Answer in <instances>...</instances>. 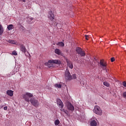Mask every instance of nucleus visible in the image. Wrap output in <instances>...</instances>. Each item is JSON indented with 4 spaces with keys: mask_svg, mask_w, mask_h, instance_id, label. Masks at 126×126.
Returning <instances> with one entry per match:
<instances>
[{
    "mask_svg": "<svg viewBox=\"0 0 126 126\" xmlns=\"http://www.w3.org/2000/svg\"><path fill=\"white\" fill-rule=\"evenodd\" d=\"M49 24H54V20H55V15L52 11H49L47 15Z\"/></svg>",
    "mask_w": 126,
    "mask_h": 126,
    "instance_id": "obj_1",
    "label": "nucleus"
},
{
    "mask_svg": "<svg viewBox=\"0 0 126 126\" xmlns=\"http://www.w3.org/2000/svg\"><path fill=\"white\" fill-rule=\"evenodd\" d=\"M23 98L26 101V102H30V98H32L33 97V94L30 93H26L23 94Z\"/></svg>",
    "mask_w": 126,
    "mask_h": 126,
    "instance_id": "obj_2",
    "label": "nucleus"
},
{
    "mask_svg": "<svg viewBox=\"0 0 126 126\" xmlns=\"http://www.w3.org/2000/svg\"><path fill=\"white\" fill-rule=\"evenodd\" d=\"M93 112L94 114H96V115H98V116H102V114H103L102 109H101V108L98 105H95L94 106Z\"/></svg>",
    "mask_w": 126,
    "mask_h": 126,
    "instance_id": "obj_3",
    "label": "nucleus"
},
{
    "mask_svg": "<svg viewBox=\"0 0 126 126\" xmlns=\"http://www.w3.org/2000/svg\"><path fill=\"white\" fill-rule=\"evenodd\" d=\"M30 101L31 102L32 106H34V107H35V108H37V107H39V101H38V100L36 99L35 97L31 98Z\"/></svg>",
    "mask_w": 126,
    "mask_h": 126,
    "instance_id": "obj_4",
    "label": "nucleus"
},
{
    "mask_svg": "<svg viewBox=\"0 0 126 126\" xmlns=\"http://www.w3.org/2000/svg\"><path fill=\"white\" fill-rule=\"evenodd\" d=\"M65 78L66 80H71V75L68 69H66L65 72Z\"/></svg>",
    "mask_w": 126,
    "mask_h": 126,
    "instance_id": "obj_5",
    "label": "nucleus"
},
{
    "mask_svg": "<svg viewBox=\"0 0 126 126\" xmlns=\"http://www.w3.org/2000/svg\"><path fill=\"white\" fill-rule=\"evenodd\" d=\"M97 122H98V120H97V119L95 117H93L91 119V126H97Z\"/></svg>",
    "mask_w": 126,
    "mask_h": 126,
    "instance_id": "obj_6",
    "label": "nucleus"
},
{
    "mask_svg": "<svg viewBox=\"0 0 126 126\" xmlns=\"http://www.w3.org/2000/svg\"><path fill=\"white\" fill-rule=\"evenodd\" d=\"M100 67L102 68V69H106V66H107V63H105V61L103 60H100Z\"/></svg>",
    "mask_w": 126,
    "mask_h": 126,
    "instance_id": "obj_7",
    "label": "nucleus"
},
{
    "mask_svg": "<svg viewBox=\"0 0 126 126\" xmlns=\"http://www.w3.org/2000/svg\"><path fill=\"white\" fill-rule=\"evenodd\" d=\"M57 103L58 106L60 107V108H63V101H62V100L60 98H58L57 99Z\"/></svg>",
    "mask_w": 126,
    "mask_h": 126,
    "instance_id": "obj_8",
    "label": "nucleus"
},
{
    "mask_svg": "<svg viewBox=\"0 0 126 126\" xmlns=\"http://www.w3.org/2000/svg\"><path fill=\"white\" fill-rule=\"evenodd\" d=\"M67 109L69 111H74V107L71 103H68L67 105Z\"/></svg>",
    "mask_w": 126,
    "mask_h": 126,
    "instance_id": "obj_9",
    "label": "nucleus"
},
{
    "mask_svg": "<svg viewBox=\"0 0 126 126\" xmlns=\"http://www.w3.org/2000/svg\"><path fill=\"white\" fill-rule=\"evenodd\" d=\"M45 65H46L48 67H52V66H53V62L52 60H49L48 62L46 63H45Z\"/></svg>",
    "mask_w": 126,
    "mask_h": 126,
    "instance_id": "obj_10",
    "label": "nucleus"
},
{
    "mask_svg": "<svg viewBox=\"0 0 126 126\" xmlns=\"http://www.w3.org/2000/svg\"><path fill=\"white\" fill-rule=\"evenodd\" d=\"M67 67L71 68V69H72V68H73V64H72V62L69 61H67Z\"/></svg>",
    "mask_w": 126,
    "mask_h": 126,
    "instance_id": "obj_11",
    "label": "nucleus"
},
{
    "mask_svg": "<svg viewBox=\"0 0 126 126\" xmlns=\"http://www.w3.org/2000/svg\"><path fill=\"white\" fill-rule=\"evenodd\" d=\"M52 63H55V64H61L62 62L60 60H51Z\"/></svg>",
    "mask_w": 126,
    "mask_h": 126,
    "instance_id": "obj_12",
    "label": "nucleus"
},
{
    "mask_svg": "<svg viewBox=\"0 0 126 126\" xmlns=\"http://www.w3.org/2000/svg\"><path fill=\"white\" fill-rule=\"evenodd\" d=\"M20 50L22 53H26V48L24 45H20Z\"/></svg>",
    "mask_w": 126,
    "mask_h": 126,
    "instance_id": "obj_13",
    "label": "nucleus"
},
{
    "mask_svg": "<svg viewBox=\"0 0 126 126\" xmlns=\"http://www.w3.org/2000/svg\"><path fill=\"white\" fill-rule=\"evenodd\" d=\"M6 94L8 96H10V97H12V96H13V91L11 90L7 91Z\"/></svg>",
    "mask_w": 126,
    "mask_h": 126,
    "instance_id": "obj_14",
    "label": "nucleus"
},
{
    "mask_svg": "<svg viewBox=\"0 0 126 126\" xmlns=\"http://www.w3.org/2000/svg\"><path fill=\"white\" fill-rule=\"evenodd\" d=\"M4 31V30L3 29V27L0 24V35H2L3 34V32Z\"/></svg>",
    "mask_w": 126,
    "mask_h": 126,
    "instance_id": "obj_15",
    "label": "nucleus"
},
{
    "mask_svg": "<svg viewBox=\"0 0 126 126\" xmlns=\"http://www.w3.org/2000/svg\"><path fill=\"white\" fill-rule=\"evenodd\" d=\"M55 53L57 55H62V51L59 49H56L55 50Z\"/></svg>",
    "mask_w": 126,
    "mask_h": 126,
    "instance_id": "obj_16",
    "label": "nucleus"
},
{
    "mask_svg": "<svg viewBox=\"0 0 126 126\" xmlns=\"http://www.w3.org/2000/svg\"><path fill=\"white\" fill-rule=\"evenodd\" d=\"M15 73H16V72H14V70H12L10 73H8L7 75L9 77H10L11 75H13V74H15Z\"/></svg>",
    "mask_w": 126,
    "mask_h": 126,
    "instance_id": "obj_17",
    "label": "nucleus"
},
{
    "mask_svg": "<svg viewBox=\"0 0 126 126\" xmlns=\"http://www.w3.org/2000/svg\"><path fill=\"white\" fill-rule=\"evenodd\" d=\"M63 86V85L60 83H57L55 84V87L56 88H62V87Z\"/></svg>",
    "mask_w": 126,
    "mask_h": 126,
    "instance_id": "obj_18",
    "label": "nucleus"
},
{
    "mask_svg": "<svg viewBox=\"0 0 126 126\" xmlns=\"http://www.w3.org/2000/svg\"><path fill=\"white\" fill-rule=\"evenodd\" d=\"M56 45H57V46H60V47H64V43H63V42H59L56 43Z\"/></svg>",
    "mask_w": 126,
    "mask_h": 126,
    "instance_id": "obj_19",
    "label": "nucleus"
},
{
    "mask_svg": "<svg viewBox=\"0 0 126 126\" xmlns=\"http://www.w3.org/2000/svg\"><path fill=\"white\" fill-rule=\"evenodd\" d=\"M14 28L13 25H9L7 27V29L8 30H12Z\"/></svg>",
    "mask_w": 126,
    "mask_h": 126,
    "instance_id": "obj_20",
    "label": "nucleus"
},
{
    "mask_svg": "<svg viewBox=\"0 0 126 126\" xmlns=\"http://www.w3.org/2000/svg\"><path fill=\"white\" fill-rule=\"evenodd\" d=\"M82 50V49H81V48L78 47L76 49V52H77V54H78L79 55V54H80Z\"/></svg>",
    "mask_w": 126,
    "mask_h": 126,
    "instance_id": "obj_21",
    "label": "nucleus"
},
{
    "mask_svg": "<svg viewBox=\"0 0 126 126\" xmlns=\"http://www.w3.org/2000/svg\"><path fill=\"white\" fill-rule=\"evenodd\" d=\"M103 85L106 87H109L110 86V84L106 81L103 82Z\"/></svg>",
    "mask_w": 126,
    "mask_h": 126,
    "instance_id": "obj_22",
    "label": "nucleus"
},
{
    "mask_svg": "<svg viewBox=\"0 0 126 126\" xmlns=\"http://www.w3.org/2000/svg\"><path fill=\"white\" fill-rule=\"evenodd\" d=\"M79 55H81L82 57H84L85 56V52L82 50L81 52L79 53Z\"/></svg>",
    "mask_w": 126,
    "mask_h": 126,
    "instance_id": "obj_23",
    "label": "nucleus"
},
{
    "mask_svg": "<svg viewBox=\"0 0 126 126\" xmlns=\"http://www.w3.org/2000/svg\"><path fill=\"white\" fill-rule=\"evenodd\" d=\"M79 55H81L82 57H84L85 56V52L82 50L81 52L79 53Z\"/></svg>",
    "mask_w": 126,
    "mask_h": 126,
    "instance_id": "obj_24",
    "label": "nucleus"
},
{
    "mask_svg": "<svg viewBox=\"0 0 126 126\" xmlns=\"http://www.w3.org/2000/svg\"><path fill=\"white\" fill-rule=\"evenodd\" d=\"M8 43H10V44H16V41L12 40H9L8 41Z\"/></svg>",
    "mask_w": 126,
    "mask_h": 126,
    "instance_id": "obj_25",
    "label": "nucleus"
},
{
    "mask_svg": "<svg viewBox=\"0 0 126 126\" xmlns=\"http://www.w3.org/2000/svg\"><path fill=\"white\" fill-rule=\"evenodd\" d=\"M55 126H59L60 125V120H57L55 121Z\"/></svg>",
    "mask_w": 126,
    "mask_h": 126,
    "instance_id": "obj_26",
    "label": "nucleus"
},
{
    "mask_svg": "<svg viewBox=\"0 0 126 126\" xmlns=\"http://www.w3.org/2000/svg\"><path fill=\"white\" fill-rule=\"evenodd\" d=\"M122 97L126 99V91L122 93Z\"/></svg>",
    "mask_w": 126,
    "mask_h": 126,
    "instance_id": "obj_27",
    "label": "nucleus"
},
{
    "mask_svg": "<svg viewBox=\"0 0 126 126\" xmlns=\"http://www.w3.org/2000/svg\"><path fill=\"white\" fill-rule=\"evenodd\" d=\"M12 54V55H14V56H17V52L16 51H13Z\"/></svg>",
    "mask_w": 126,
    "mask_h": 126,
    "instance_id": "obj_28",
    "label": "nucleus"
},
{
    "mask_svg": "<svg viewBox=\"0 0 126 126\" xmlns=\"http://www.w3.org/2000/svg\"><path fill=\"white\" fill-rule=\"evenodd\" d=\"M111 62L113 63V62H115V58L112 57L111 58Z\"/></svg>",
    "mask_w": 126,
    "mask_h": 126,
    "instance_id": "obj_29",
    "label": "nucleus"
},
{
    "mask_svg": "<svg viewBox=\"0 0 126 126\" xmlns=\"http://www.w3.org/2000/svg\"><path fill=\"white\" fill-rule=\"evenodd\" d=\"M85 36L86 39L88 40H89L88 38H89V35H85Z\"/></svg>",
    "mask_w": 126,
    "mask_h": 126,
    "instance_id": "obj_30",
    "label": "nucleus"
},
{
    "mask_svg": "<svg viewBox=\"0 0 126 126\" xmlns=\"http://www.w3.org/2000/svg\"><path fill=\"white\" fill-rule=\"evenodd\" d=\"M123 86H124V87H126V81L123 82Z\"/></svg>",
    "mask_w": 126,
    "mask_h": 126,
    "instance_id": "obj_31",
    "label": "nucleus"
},
{
    "mask_svg": "<svg viewBox=\"0 0 126 126\" xmlns=\"http://www.w3.org/2000/svg\"><path fill=\"white\" fill-rule=\"evenodd\" d=\"M73 79H75L76 78V74L73 75Z\"/></svg>",
    "mask_w": 126,
    "mask_h": 126,
    "instance_id": "obj_32",
    "label": "nucleus"
},
{
    "mask_svg": "<svg viewBox=\"0 0 126 126\" xmlns=\"http://www.w3.org/2000/svg\"><path fill=\"white\" fill-rule=\"evenodd\" d=\"M62 111H63L64 113H65V114H66V115H67V112L66 110H64V109H63Z\"/></svg>",
    "mask_w": 126,
    "mask_h": 126,
    "instance_id": "obj_33",
    "label": "nucleus"
},
{
    "mask_svg": "<svg viewBox=\"0 0 126 126\" xmlns=\"http://www.w3.org/2000/svg\"><path fill=\"white\" fill-rule=\"evenodd\" d=\"M3 109L5 111L7 110V106L4 107Z\"/></svg>",
    "mask_w": 126,
    "mask_h": 126,
    "instance_id": "obj_34",
    "label": "nucleus"
},
{
    "mask_svg": "<svg viewBox=\"0 0 126 126\" xmlns=\"http://www.w3.org/2000/svg\"><path fill=\"white\" fill-rule=\"evenodd\" d=\"M23 2H26V0H22Z\"/></svg>",
    "mask_w": 126,
    "mask_h": 126,
    "instance_id": "obj_35",
    "label": "nucleus"
},
{
    "mask_svg": "<svg viewBox=\"0 0 126 126\" xmlns=\"http://www.w3.org/2000/svg\"><path fill=\"white\" fill-rule=\"evenodd\" d=\"M14 70V72H16V73L17 72V71H15V70Z\"/></svg>",
    "mask_w": 126,
    "mask_h": 126,
    "instance_id": "obj_36",
    "label": "nucleus"
},
{
    "mask_svg": "<svg viewBox=\"0 0 126 126\" xmlns=\"http://www.w3.org/2000/svg\"><path fill=\"white\" fill-rule=\"evenodd\" d=\"M31 20H33V18H31Z\"/></svg>",
    "mask_w": 126,
    "mask_h": 126,
    "instance_id": "obj_37",
    "label": "nucleus"
},
{
    "mask_svg": "<svg viewBox=\"0 0 126 126\" xmlns=\"http://www.w3.org/2000/svg\"><path fill=\"white\" fill-rule=\"evenodd\" d=\"M94 60L96 61V59H94Z\"/></svg>",
    "mask_w": 126,
    "mask_h": 126,
    "instance_id": "obj_38",
    "label": "nucleus"
}]
</instances>
